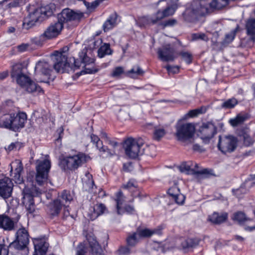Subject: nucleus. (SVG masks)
Returning a JSON list of instances; mask_svg holds the SVG:
<instances>
[{"mask_svg": "<svg viewBox=\"0 0 255 255\" xmlns=\"http://www.w3.org/2000/svg\"><path fill=\"white\" fill-rule=\"evenodd\" d=\"M86 49H83L79 53V59H75L74 57H70L68 59L66 55L62 52L55 51L52 55V60L54 62L53 68L58 72L63 73L68 68L75 71L78 69L82 63L85 64L86 66L93 63L94 59L88 56Z\"/></svg>", "mask_w": 255, "mask_h": 255, "instance_id": "f257e3e1", "label": "nucleus"}, {"mask_svg": "<svg viewBox=\"0 0 255 255\" xmlns=\"http://www.w3.org/2000/svg\"><path fill=\"white\" fill-rule=\"evenodd\" d=\"M27 115L24 112H13L0 107V127L14 131L24 127Z\"/></svg>", "mask_w": 255, "mask_h": 255, "instance_id": "f03ea898", "label": "nucleus"}, {"mask_svg": "<svg viewBox=\"0 0 255 255\" xmlns=\"http://www.w3.org/2000/svg\"><path fill=\"white\" fill-rule=\"evenodd\" d=\"M143 145V141L142 139H135L132 137H128L125 140L123 147L125 150L126 154L129 158L134 159L139 155L146 154L150 157H153L154 153L150 154L148 153L150 149L154 150L153 146H147L146 148L142 149Z\"/></svg>", "mask_w": 255, "mask_h": 255, "instance_id": "7ed1b4c3", "label": "nucleus"}, {"mask_svg": "<svg viewBox=\"0 0 255 255\" xmlns=\"http://www.w3.org/2000/svg\"><path fill=\"white\" fill-rule=\"evenodd\" d=\"M55 10V5L50 3L46 6L36 8L33 12H30L23 22V26L28 29L33 26L36 22H40L47 17L51 16Z\"/></svg>", "mask_w": 255, "mask_h": 255, "instance_id": "20e7f679", "label": "nucleus"}, {"mask_svg": "<svg viewBox=\"0 0 255 255\" xmlns=\"http://www.w3.org/2000/svg\"><path fill=\"white\" fill-rule=\"evenodd\" d=\"M208 11L207 4L200 0H194L182 13V16L185 21L192 22L199 17L204 16Z\"/></svg>", "mask_w": 255, "mask_h": 255, "instance_id": "39448f33", "label": "nucleus"}, {"mask_svg": "<svg viewBox=\"0 0 255 255\" xmlns=\"http://www.w3.org/2000/svg\"><path fill=\"white\" fill-rule=\"evenodd\" d=\"M90 157L82 152L69 155L59 159V166L64 172L75 171L86 163Z\"/></svg>", "mask_w": 255, "mask_h": 255, "instance_id": "423d86ee", "label": "nucleus"}, {"mask_svg": "<svg viewBox=\"0 0 255 255\" xmlns=\"http://www.w3.org/2000/svg\"><path fill=\"white\" fill-rule=\"evenodd\" d=\"M40 194V190L35 186L32 185L31 188L25 187L23 189L22 204L28 213H32L35 211L33 197L38 196Z\"/></svg>", "mask_w": 255, "mask_h": 255, "instance_id": "0eeeda50", "label": "nucleus"}, {"mask_svg": "<svg viewBox=\"0 0 255 255\" xmlns=\"http://www.w3.org/2000/svg\"><path fill=\"white\" fill-rule=\"evenodd\" d=\"M175 135L177 139L183 142H192L195 133V128L193 124L187 123L179 125L176 127Z\"/></svg>", "mask_w": 255, "mask_h": 255, "instance_id": "6e6552de", "label": "nucleus"}, {"mask_svg": "<svg viewBox=\"0 0 255 255\" xmlns=\"http://www.w3.org/2000/svg\"><path fill=\"white\" fill-rule=\"evenodd\" d=\"M16 236V240L9 244V250L27 252L28 251L27 245L29 243L28 232L23 228H20L17 231Z\"/></svg>", "mask_w": 255, "mask_h": 255, "instance_id": "1a4fd4ad", "label": "nucleus"}, {"mask_svg": "<svg viewBox=\"0 0 255 255\" xmlns=\"http://www.w3.org/2000/svg\"><path fill=\"white\" fill-rule=\"evenodd\" d=\"M50 168L51 162L49 160L45 159L43 160H37L35 181L38 185L41 186L46 182Z\"/></svg>", "mask_w": 255, "mask_h": 255, "instance_id": "9d476101", "label": "nucleus"}, {"mask_svg": "<svg viewBox=\"0 0 255 255\" xmlns=\"http://www.w3.org/2000/svg\"><path fill=\"white\" fill-rule=\"evenodd\" d=\"M217 129L216 126L212 121L204 122L199 127L197 134L203 143L208 144L217 133Z\"/></svg>", "mask_w": 255, "mask_h": 255, "instance_id": "9b49d317", "label": "nucleus"}, {"mask_svg": "<svg viewBox=\"0 0 255 255\" xmlns=\"http://www.w3.org/2000/svg\"><path fill=\"white\" fill-rule=\"evenodd\" d=\"M238 139L233 135H229L219 136L217 144L218 149L223 154L232 153L237 147Z\"/></svg>", "mask_w": 255, "mask_h": 255, "instance_id": "f8f14e48", "label": "nucleus"}, {"mask_svg": "<svg viewBox=\"0 0 255 255\" xmlns=\"http://www.w3.org/2000/svg\"><path fill=\"white\" fill-rule=\"evenodd\" d=\"M84 13L80 10H74L69 8L63 9L57 15V18L63 25L69 22H80L84 18Z\"/></svg>", "mask_w": 255, "mask_h": 255, "instance_id": "ddd939ff", "label": "nucleus"}, {"mask_svg": "<svg viewBox=\"0 0 255 255\" xmlns=\"http://www.w3.org/2000/svg\"><path fill=\"white\" fill-rule=\"evenodd\" d=\"M63 28V24L58 20L57 22L51 23L39 38L41 40L54 38L60 33Z\"/></svg>", "mask_w": 255, "mask_h": 255, "instance_id": "4468645a", "label": "nucleus"}, {"mask_svg": "<svg viewBox=\"0 0 255 255\" xmlns=\"http://www.w3.org/2000/svg\"><path fill=\"white\" fill-rule=\"evenodd\" d=\"M191 164L186 162H184L179 166L178 168L181 172H185L187 174H193L196 175H202L205 178L209 177L213 175V170L208 168H205L200 170H196L191 168Z\"/></svg>", "mask_w": 255, "mask_h": 255, "instance_id": "2eb2a0df", "label": "nucleus"}, {"mask_svg": "<svg viewBox=\"0 0 255 255\" xmlns=\"http://www.w3.org/2000/svg\"><path fill=\"white\" fill-rule=\"evenodd\" d=\"M174 53V49L169 44L158 48L157 51L158 58L164 62L173 61L175 59Z\"/></svg>", "mask_w": 255, "mask_h": 255, "instance_id": "dca6fc26", "label": "nucleus"}, {"mask_svg": "<svg viewBox=\"0 0 255 255\" xmlns=\"http://www.w3.org/2000/svg\"><path fill=\"white\" fill-rule=\"evenodd\" d=\"M13 184L11 180L5 177L0 179V196L4 199L11 196Z\"/></svg>", "mask_w": 255, "mask_h": 255, "instance_id": "f3484780", "label": "nucleus"}, {"mask_svg": "<svg viewBox=\"0 0 255 255\" xmlns=\"http://www.w3.org/2000/svg\"><path fill=\"white\" fill-rule=\"evenodd\" d=\"M10 165V176L16 183L20 184L23 181L22 177L21 176V172L23 170L21 162L16 160L12 162Z\"/></svg>", "mask_w": 255, "mask_h": 255, "instance_id": "a211bd4d", "label": "nucleus"}, {"mask_svg": "<svg viewBox=\"0 0 255 255\" xmlns=\"http://www.w3.org/2000/svg\"><path fill=\"white\" fill-rule=\"evenodd\" d=\"M107 211V209L104 204L97 203L90 208L88 216L91 220L93 221Z\"/></svg>", "mask_w": 255, "mask_h": 255, "instance_id": "6ab92c4d", "label": "nucleus"}, {"mask_svg": "<svg viewBox=\"0 0 255 255\" xmlns=\"http://www.w3.org/2000/svg\"><path fill=\"white\" fill-rule=\"evenodd\" d=\"M90 137L91 142L96 145L97 149H99L100 152L105 154V157L111 156L115 154V153H112L107 147L103 145L102 141L100 139L98 136L92 134L90 135Z\"/></svg>", "mask_w": 255, "mask_h": 255, "instance_id": "aec40b11", "label": "nucleus"}, {"mask_svg": "<svg viewBox=\"0 0 255 255\" xmlns=\"http://www.w3.org/2000/svg\"><path fill=\"white\" fill-rule=\"evenodd\" d=\"M0 229L6 231L15 230V224L12 219L5 214L0 215Z\"/></svg>", "mask_w": 255, "mask_h": 255, "instance_id": "412c9836", "label": "nucleus"}, {"mask_svg": "<svg viewBox=\"0 0 255 255\" xmlns=\"http://www.w3.org/2000/svg\"><path fill=\"white\" fill-rule=\"evenodd\" d=\"M63 206L59 199H55L48 204V213L52 217L58 216Z\"/></svg>", "mask_w": 255, "mask_h": 255, "instance_id": "4be33fe9", "label": "nucleus"}, {"mask_svg": "<svg viewBox=\"0 0 255 255\" xmlns=\"http://www.w3.org/2000/svg\"><path fill=\"white\" fill-rule=\"evenodd\" d=\"M87 239L91 249L92 255H104L101 246L94 237L87 236Z\"/></svg>", "mask_w": 255, "mask_h": 255, "instance_id": "5701e85b", "label": "nucleus"}, {"mask_svg": "<svg viewBox=\"0 0 255 255\" xmlns=\"http://www.w3.org/2000/svg\"><path fill=\"white\" fill-rule=\"evenodd\" d=\"M35 252L33 255H45L49 244L42 240H36L34 243Z\"/></svg>", "mask_w": 255, "mask_h": 255, "instance_id": "b1692460", "label": "nucleus"}, {"mask_svg": "<svg viewBox=\"0 0 255 255\" xmlns=\"http://www.w3.org/2000/svg\"><path fill=\"white\" fill-rule=\"evenodd\" d=\"M52 71V67L47 62L40 61L38 62L35 67V71L40 72L43 75L48 76Z\"/></svg>", "mask_w": 255, "mask_h": 255, "instance_id": "393cba45", "label": "nucleus"}, {"mask_svg": "<svg viewBox=\"0 0 255 255\" xmlns=\"http://www.w3.org/2000/svg\"><path fill=\"white\" fill-rule=\"evenodd\" d=\"M177 8V6L176 4H173L168 6L163 11L158 10L156 13L157 19L159 20L160 22L164 17L173 15Z\"/></svg>", "mask_w": 255, "mask_h": 255, "instance_id": "a878e982", "label": "nucleus"}, {"mask_svg": "<svg viewBox=\"0 0 255 255\" xmlns=\"http://www.w3.org/2000/svg\"><path fill=\"white\" fill-rule=\"evenodd\" d=\"M227 219L228 214L227 213H224L220 215L218 213L214 212L208 217V220L215 224H220L225 222Z\"/></svg>", "mask_w": 255, "mask_h": 255, "instance_id": "bb28decb", "label": "nucleus"}, {"mask_svg": "<svg viewBox=\"0 0 255 255\" xmlns=\"http://www.w3.org/2000/svg\"><path fill=\"white\" fill-rule=\"evenodd\" d=\"M117 18L118 15L116 12L110 15L103 25L104 32H107L115 26Z\"/></svg>", "mask_w": 255, "mask_h": 255, "instance_id": "cd10ccee", "label": "nucleus"}, {"mask_svg": "<svg viewBox=\"0 0 255 255\" xmlns=\"http://www.w3.org/2000/svg\"><path fill=\"white\" fill-rule=\"evenodd\" d=\"M247 34L251 36L252 40H255V18L249 19L246 23Z\"/></svg>", "mask_w": 255, "mask_h": 255, "instance_id": "c85d7f7f", "label": "nucleus"}, {"mask_svg": "<svg viewBox=\"0 0 255 255\" xmlns=\"http://www.w3.org/2000/svg\"><path fill=\"white\" fill-rule=\"evenodd\" d=\"M87 177L88 179L83 182V189L89 193L96 192L97 187L95 185L92 175L89 174L87 175Z\"/></svg>", "mask_w": 255, "mask_h": 255, "instance_id": "c756f323", "label": "nucleus"}, {"mask_svg": "<svg viewBox=\"0 0 255 255\" xmlns=\"http://www.w3.org/2000/svg\"><path fill=\"white\" fill-rule=\"evenodd\" d=\"M159 22V20L157 19V15L156 13L152 17L144 16L138 19V22L140 26H145L150 24H155L158 23Z\"/></svg>", "mask_w": 255, "mask_h": 255, "instance_id": "7c9ffc66", "label": "nucleus"}, {"mask_svg": "<svg viewBox=\"0 0 255 255\" xmlns=\"http://www.w3.org/2000/svg\"><path fill=\"white\" fill-rule=\"evenodd\" d=\"M23 88H25V90L29 93H37L38 94L43 93L42 88L32 80H30Z\"/></svg>", "mask_w": 255, "mask_h": 255, "instance_id": "2f4dec72", "label": "nucleus"}, {"mask_svg": "<svg viewBox=\"0 0 255 255\" xmlns=\"http://www.w3.org/2000/svg\"><path fill=\"white\" fill-rule=\"evenodd\" d=\"M144 73V71L138 65L126 72L127 75L132 78H136L138 76H142Z\"/></svg>", "mask_w": 255, "mask_h": 255, "instance_id": "473e14b6", "label": "nucleus"}, {"mask_svg": "<svg viewBox=\"0 0 255 255\" xmlns=\"http://www.w3.org/2000/svg\"><path fill=\"white\" fill-rule=\"evenodd\" d=\"M239 26L237 25L236 28L231 30L229 33L225 35V38L222 41L221 44L223 46H226L231 43L234 39L237 32L239 30Z\"/></svg>", "mask_w": 255, "mask_h": 255, "instance_id": "72a5a7b5", "label": "nucleus"}, {"mask_svg": "<svg viewBox=\"0 0 255 255\" xmlns=\"http://www.w3.org/2000/svg\"><path fill=\"white\" fill-rule=\"evenodd\" d=\"M57 199L61 201L63 206H66V204L70 203L73 200V196L70 191L64 190L59 195Z\"/></svg>", "mask_w": 255, "mask_h": 255, "instance_id": "f704fd0d", "label": "nucleus"}, {"mask_svg": "<svg viewBox=\"0 0 255 255\" xmlns=\"http://www.w3.org/2000/svg\"><path fill=\"white\" fill-rule=\"evenodd\" d=\"M234 221L237 222L239 224H244L247 221H250L251 219L248 218L245 214L241 211H238L235 213L232 218Z\"/></svg>", "mask_w": 255, "mask_h": 255, "instance_id": "c9c22d12", "label": "nucleus"}, {"mask_svg": "<svg viewBox=\"0 0 255 255\" xmlns=\"http://www.w3.org/2000/svg\"><path fill=\"white\" fill-rule=\"evenodd\" d=\"M116 198L115 199L116 202V208L117 210V213L119 215H121L123 213L121 206L123 204L125 200V196L123 193L120 191L117 192L116 194Z\"/></svg>", "mask_w": 255, "mask_h": 255, "instance_id": "e433bc0d", "label": "nucleus"}, {"mask_svg": "<svg viewBox=\"0 0 255 255\" xmlns=\"http://www.w3.org/2000/svg\"><path fill=\"white\" fill-rule=\"evenodd\" d=\"M239 136L243 137L244 144L246 146H250L253 144L254 140L246 129H242L239 133Z\"/></svg>", "mask_w": 255, "mask_h": 255, "instance_id": "4c0bfd02", "label": "nucleus"}, {"mask_svg": "<svg viewBox=\"0 0 255 255\" xmlns=\"http://www.w3.org/2000/svg\"><path fill=\"white\" fill-rule=\"evenodd\" d=\"M112 53L110 45L108 43H104L98 50V55L100 58H103L106 55H111Z\"/></svg>", "mask_w": 255, "mask_h": 255, "instance_id": "58836bf2", "label": "nucleus"}, {"mask_svg": "<svg viewBox=\"0 0 255 255\" xmlns=\"http://www.w3.org/2000/svg\"><path fill=\"white\" fill-rule=\"evenodd\" d=\"M166 132L162 127L156 126L154 128L153 132V138L157 141H159L165 135Z\"/></svg>", "mask_w": 255, "mask_h": 255, "instance_id": "ea45409f", "label": "nucleus"}, {"mask_svg": "<svg viewBox=\"0 0 255 255\" xmlns=\"http://www.w3.org/2000/svg\"><path fill=\"white\" fill-rule=\"evenodd\" d=\"M23 68L24 66L21 63H17L13 65L11 71V77L16 78L17 77L23 74Z\"/></svg>", "mask_w": 255, "mask_h": 255, "instance_id": "a19ab883", "label": "nucleus"}, {"mask_svg": "<svg viewBox=\"0 0 255 255\" xmlns=\"http://www.w3.org/2000/svg\"><path fill=\"white\" fill-rule=\"evenodd\" d=\"M199 242V240L197 239L188 238L183 241L181 245L184 249H188L196 247Z\"/></svg>", "mask_w": 255, "mask_h": 255, "instance_id": "79ce46f5", "label": "nucleus"}, {"mask_svg": "<svg viewBox=\"0 0 255 255\" xmlns=\"http://www.w3.org/2000/svg\"><path fill=\"white\" fill-rule=\"evenodd\" d=\"M229 3V0H213L210 3L212 8L220 9L226 6Z\"/></svg>", "mask_w": 255, "mask_h": 255, "instance_id": "37998d69", "label": "nucleus"}, {"mask_svg": "<svg viewBox=\"0 0 255 255\" xmlns=\"http://www.w3.org/2000/svg\"><path fill=\"white\" fill-rule=\"evenodd\" d=\"M104 0H95L92 2L84 1V5L89 12L93 11Z\"/></svg>", "mask_w": 255, "mask_h": 255, "instance_id": "c03bdc74", "label": "nucleus"}, {"mask_svg": "<svg viewBox=\"0 0 255 255\" xmlns=\"http://www.w3.org/2000/svg\"><path fill=\"white\" fill-rule=\"evenodd\" d=\"M16 79L17 83L22 88L31 80L29 77L24 73L17 77Z\"/></svg>", "mask_w": 255, "mask_h": 255, "instance_id": "a18cd8bd", "label": "nucleus"}, {"mask_svg": "<svg viewBox=\"0 0 255 255\" xmlns=\"http://www.w3.org/2000/svg\"><path fill=\"white\" fill-rule=\"evenodd\" d=\"M136 232L139 238H148L152 236L151 230L146 228L142 229L138 228Z\"/></svg>", "mask_w": 255, "mask_h": 255, "instance_id": "49530a36", "label": "nucleus"}, {"mask_svg": "<svg viewBox=\"0 0 255 255\" xmlns=\"http://www.w3.org/2000/svg\"><path fill=\"white\" fill-rule=\"evenodd\" d=\"M246 119L245 116L238 115L235 119H231L229 122L233 127H237L244 123Z\"/></svg>", "mask_w": 255, "mask_h": 255, "instance_id": "de8ad7c7", "label": "nucleus"}, {"mask_svg": "<svg viewBox=\"0 0 255 255\" xmlns=\"http://www.w3.org/2000/svg\"><path fill=\"white\" fill-rule=\"evenodd\" d=\"M137 234L136 232L128 236L127 239V243L128 246L133 247L135 246L138 241Z\"/></svg>", "mask_w": 255, "mask_h": 255, "instance_id": "09e8293b", "label": "nucleus"}, {"mask_svg": "<svg viewBox=\"0 0 255 255\" xmlns=\"http://www.w3.org/2000/svg\"><path fill=\"white\" fill-rule=\"evenodd\" d=\"M178 54L187 64H189L192 62L193 56L192 54L189 52L182 51L179 52Z\"/></svg>", "mask_w": 255, "mask_h": 255, "instance_id": "8fccbe9b", "label": "nucleus"}, {"mask_svg": "<svg viewBox=\"0 0 255 255\" xmlns=\"http://www.w3.org/2000/svg\"><path fill=\"white\" fill-rule=\"evenodd\" d=\"M237 103L238 101L235 98H232L224 102L222 104V107L227 109H231L234 108Z\"/></svg>", "mask_w": 255, "mask_h": 255, "instance_id": "3c124183", "label": "nucleus"}, {"mask_svg": "<svg viewBox=\"0 0 255 255\" xmlns=\"http://www.w3.org/2000/svg\"><path fill=\"white\" fill-rule=\"evenodd\" d=\"M192 38L193 40H202L205 41H208V36L204 33H196L192 34Z\"/></svg>", "mask_w": 255, "mask_h": 255, "instance_id": "603ef678", "label": "nucleus"}, {"mask_svg": "<svg viewBox=\"0 0 255 255\" xmlns=\"http://www.w3.org/2000/svg\"><path fill=\"white\" fill-rule=\"evenodd\" d=\"M177 23V20L175 19H170L164 22H160L158 24L163 28L168 26H172Z\"/></svg>", "mask_w": 255, "mask_h": 255, "instance_id": "864d4df0", "label": "nucleus"}, {"mask_svg": "<svg viewBox=\"0 0 255 255\" xmlns=\"http://www.w3.org/2000/svg\"><path fill=\"white\" fill-rule=\"evenodd\" d=\"M123 188L132 191L137 188V185L133 181L129 180L126 184L123 185Z\"/></svg>", "mask_w": 255, "mask_h": 255, "instance_id": "5fc2aeb1", "label": "nucleus"}, {"mask_svg": "<svg viewBox=\"0 0 255 255\" xmlns=\"http://www.w3.org/2000/svg\"><path fill=\"white\" fill-rule=\"evenodd\" d=\"M205 112V109L204 108H201L193 110H191L188 113V115L190 117H194L198 116L200 114H202Z\"/></svg>", "mask_w": 255, "mask_h": 255, "instance_id": "6e6d98bb", "label": "nucleus"}, {"mask_svg": "<svg viewBox=\"0 0 255 255\" xmlns=\"http://www.w3.org/2000/svg\"><path fill=\"white\" fill-rule=\"evenodd\" d=\"M180 192L179 189L176 186H172L168 190L169 195L174 198Z\"/></svg>", "mask_w": 255, "mask_h": 255, "instance_id": "4d7b16f0", "label": "nucleus"}, {"mask_svg": "<svg viewBox=\"0 0 255 255\" xmlns=\"http://www.w3.org/2000/svg\"><path fill=\"white\" fill-rule=\"evenodd\" d=\"M185 199V196L180 192L178 194V195L177 194V195L174 198H173L175 203L179 205L183 204L184 202Z\"/></svg>", "mask_w": 255, "mask_h": 255, "instance_id": "13d9d810", "label": "nucleus"}, {"mask_svg": "<svg viewBox=\"0 0 255 255\" xmlns=\"http://www.w3.org/2000/svg\"><path fill=\"white\" fill-rule=\"evenodd\" d=\"M10 0H2L0 1V13H2L6 10L8 9L7 2Z\"/></svg>", "mask_w": 255, "mask_h": 255, "instance_id": "bf43d9fd", "label": "nucleus"}, {"mask_svg": "<svg viewBox=\"0 0 255 255\" xmlns=\"http://www.w3.org/2000/svg\"><path fill=\"white\" fill-rule=\"evenodd\" d=\"M124 72L123 68L122 67H116L112 73L113 77H118L121 75Z\"/></svg>", "mask_w": 255, "mask_h": 255, "instance_id": "052dcab7", "label": "nucleus"}, {"mask_svg": "<svg viewBox=\"0 0 255 255\" xmlns=\"http://www.w3.org/2000/svg\"><path fill=\"white\" fill-rule=\"evenodd\" d=\"M21 1L22 0H13L11 2H8L7 5L8 9L19 6Z\"/></svg>", "mask_w": 255, "mask_h": 255, "instance_id": "680f3d73", "label": "nucleus"}, {"mask_svg": "<svg viewBox=\"0 0 255 255\" xmlns=\"http://www.w3.org/2000/svg\"><path fill=\"white\" fill-rule=\"evenodd\" d=\"M98 70L94 67L92 68H88L86 67L85 65L84 70L82 71L81 73H83L84 74H94L97 72Z\"/></svg>", "mask_w": 255, "mask_h": 255, "instance_id": "e2e57ef3", "label": "nucleus"}, {"mask_svg": "<svg viewBox=\"0 0 255 255\" xmlns=\"http://www.w3.org/2000/svg\"><path fill=\"white\" fill-rule=\"evenodd\" d=\"M119 252L120 255H127L130 253V250L128 247H121L119 249Z\"/></svg>", "mask_w": 255, "mask_h": 255, "instance_id": "0e129e2a", "label": "nucleus"}, {"mask_svg": "<svg viewBox=\"0 0 255 255\" xmlns=\"http://www.w3.org/2000/svg\"><path fill=\"white\" fill-rule=\"evenodd\" d=\"M103 41L102 39L100 38H98L97 39L95 40L93 43L92 48L96 49L98 48H100L101 46H102Z\"/></svg>", "mask_w": 255, "mask_h": 255, "instance_id": "69168bd1", "label": "nucleus"}, {"mask_svg": "<svg viewBox=\"0 0 255 255\" xmlns=\"http://www.w3.org/2000/svg\"><path fill=\"white\" fill-rule=\"evenodd\" d=\"M193 149L195 151H198L200 152H202L205 151V149H203L199 144H194L193 145Z\"/></svg>", "mask_w": 255, "mask_h": 255, "instance_id": "338daca9", "label": "nucleus"}, {"mask_svg": "<svg viewBox=\"0 0 255 255\" xmlns=\"http://www.w3.org/2000/svg\"><path fill=\"white\" fill-rule=\"evenodd\" d=\"M0 255H8V250L5 248V246L0 244Z\"/></svg>", "mask_w": 255, "mask_h": 255, "instance_id": "774afa93", "label": "nucleus"}]
</instances>
